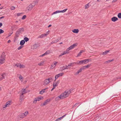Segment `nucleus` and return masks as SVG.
<instances>
[{"instance_id": "8", "label": "nucleus", "mask_w": 121, "mask_h": 121, "mask_svg": "<svg viewBox=\"0 0 121 121\" xmlns=\"http://www.w3.org/2000/svg\"><path fill=\"white\" fill-rule=\"evenodd\" d=\"M84 69L82 67L81 68H80L78 71L75 73L74 74L75 75H77L78 74L80 73L81 72L82 70Z\"/></svg>"}, {"instance_id": "52", "label": "nucleus", "mask_w": 121, "mask_h": 121, "mask_svg": "<svg viewBox=\"0 0 121 121\" xmlns=\"http://www.w3.org/2000/svg\"><path fill=\"white\" fill-rule=\"evenodd\" d=\"M20 64H16L15 65V66H16L17 67H20Z\"/></svg>"}, {"instance_id": "26", "label": "nucleus", "mask_w": 121, "mask_h": 121, "mask_svg": "<svg viewBox=\"0 0 121 121\" xmlns=\"http://www.w3.org/2000/svg\"><path fill=\"white\" fill-rule=\"evenodd\" d=\"M21 92H22V94H24L27 92L26 91V89H22Z\"/></svg>"}, {"instance_id": "29", "label": "nucleus", "mask_w": 121, "mask_h": 121, "mask_svg": "<svg viewBox=\"0 0 121 121\" xmlns=\"http://www.w3.org/2000/svg\"><path fill=\"white\" fill-rule=\"evenodd\" d=\"M114 60V59H112V60H109L107 61H105L104 63V64H107L108 63H109L111 62Z\"/></svg>"}, {"instance_id": "27", "label": "nucleus", "mask_w": 121, "mask_h": 121, "mask_svg": "<svg viewBox=\"0 0 121 121\" xmlns=\"http://www.w3.org/2000/svg\"><path fill=\"white\" fill-rule=\"evenodd\" d=\"M75 63L78 65H81L83 64L82 62V60L81 61H78L77 62H75Z\"/></svg>"}, {"instance_id": "3", "label": "nucleus", "mask_w": 121, "mask_h": 121, "mask_svg": "<svg viewBox=\"0 0 121 121\" xmlns=\"http://www.w3.org/2000/svg\"><path fill=\"white\" fill-rule=\"evenodd\" d=\"M5 57L0 56V65L4 63L5 62Z\"/></svg>"}, {"instance_id": "44", "label": "nucleus", "mask_w": 121, "mask_h": 121, "mask_svg": "<svg viewBox=\"0 0 121 121\" xmlns=\"http://www.w3.org/2000/svg\"><path fill=\"white\" fill-rule=\"evenodd\" d=\"M1 56H4L5 57L6 55L5 54V53L4 52H3L2 53V55Z\"/></svg>"}, {"instance_id": "64", "label": "nucleus", "mask_w": 121, "mask_h": 121, "mask_svg": "<svg viewBox=\"0 0 121 121\" xmlns=\"http://www.w3.org/2000/svg\"><path fill=\"white\" fill-rule=\"evenodd\" d=\"M21 13H17V16H19L20 15Z\"/></svg>"}, {"instance_id": "2", "label": "nucleus", "mask_w": 121, "mask_h": 121, "mask_svg": "<svg viewBox=\"0 0 121 121\" xmlns=\"http://www.w3.org/2000/svg\"><path fill=\"white\" fill-rule=\"evenodd\" d=\"M52 78L51 77H50L46 79L44 81L43 84L44 86H46V85L48 84L50 82V80H52Z\"/></svg>"}, {"instance_id": "32", "label": "nucleus", "mask_w": 121, "mask_h": 121, "mask_svg": "<svg viewBox=\"0 0 121 121\" xmlns=\"http://www.w3.org/2000/svg\"><path fill=\"white\" fill-rule=\"evenodd\" d=\"M63 69H68L69 68L68 67V66H67V65H66L65 66H63Z\"/></svg>"}, {"instance_id": "7", "label": "nucleus", "mask_w": 121, "mask_h": 121, "mask_svg": "<svg viewBox=\"0 0 121 121\" xmlns=\"http://www.w3.org/2000/svg\"><path fill=\"white\" fill-rule=\"evenodd\" d=\"M64 74V73H62L56 75L55 77V81L56 80V79L59 77L63 76Z\"/></svg>"}, {"instance_id": "46", "label": "nucleus", "mask_w": 121, "mask_h": 121, "mask_svg": "<svg viewBox=\"0 0 121 121\" xmlns=\"http://www.w3.org/2000/svg\"><path fill=\"white\" fill-rule=\"evenodd\" d=\"M46 92L45 91H43L42 90L40 92V94H42Z\"/></svg>"}, {"instance_id": "10", "label": "nucleus", "mask_w": 121, "mask_h": 121, "mask_svg": "<svg viewBox=\"0 0 121 121\" xmlns=\"http://www.w3.org/2000/svg\"><path fill=\"white\" fill-rule=\"evenodd\" d=\"M38 45L36 44H34L31 47V49H36L38 47Z\"/></svg>"}, {"instance_id": "49", "label": "nucleus", "mask_w": 121, "mask_h": 121, "mask_svg": "<svg viewBox=\"0 0 121 121\" xmlns=\"http://www.w3.org/2000/svg\"><path fill=\"white\" fill-rule=\"evenodd\" d=\"M75 63V62L74 63H72L70 64H69L68 66H71V65H73V64L74 63Z\"/></svg>"}, {"instance_id": "53", "label": "nucleus", "mask_w": 121, "mask_h": 121, "mask_svg": "<svg viewBox=\"0 0 121 121\" xmlns=\"http://www.w3.org/2000/svg\"><path fill=\"white\" fill-rule=\"evenodd\" d=\"M49 31H48L46 33L44 34L45 35V36L48 35L49 34Z\"/></svg>"}, {"instance_id": "51", "label": "nucleus", "mask_w": 121, "mask_h": 121, "mask_svg": "<svg viewBox=\"0 0 121 121\" xmlns=\"http://www.w3.org/2000/svg\"><path fill=\"white\" fill-rule=\"evenodd\" d=\"M81 52H80L78 54L77 57L79 56H81Z\"/></svg>"}, {"instance_id": "59", "label": "nucleus", "mask_w": 121, "mask_h": 121, "mask_svg": "<svg viewBox=\"0 0 121 121\" xmlns=\"http://www.w3.org/2000/svg\"><path fill=\"white\" fill-rule=\"evenodd\" d=\"M48 88H47L45 89H44L43 90H42L43 91H45V90L46 89H48Z\"/></svg>"}, {"instance_id": "36", "label": "nucleus", "mask_w": 121, "mask_h": 121, "mask_svg": "<svg viewBox=\"0 0 121 121\" xmlns=\"http://www.w3.org/2000/svg\"><path fill=\"white\" fill-rule=\"evenodd\" d=\"M118 17L119 18H121V13H119L117 15Z\"/></svg>"}, {"instance_id": "20", "label": "nucleus", "mask_w": 121, "mask_h": 121, "mask_svg": "<svg viewBox=\"0 0 121 121\" xmlns=\"http://www.w3.org/2000/svg\"><path fill=\"white\" fill-rule=\"evenodd\" d=\"M5 75V73H3L2 74V77L0 78V81L3 79L4 78Z\"/></svg>"}, {"instance_id": "13", "label": "nucleus", "mask_w": 121, "mask_h": 121, "mask_svg": "<svg viewBox=\"0 0 121 121\" xmlns=\"http://www.w3.org/2000/svg\"><path fill=\"white\" fill-rule=\"evenodd\" d=\"M50 53V51L49 50H48L46 51L45 53L43 54L42 55H40V56H45V55H46L48 54H49Z\"/></svg>"}, {"instance_id": "33", "label": "nucleus", "mask_w": 121, "mask_h": 121, "mask_svg": "<svg viewBox=\"0 0 121 121\" xmlns=\"http://www.w3.org/2000/svg\"><path fill=\"white\" fill-rule=\"evenodd\" d=\"M24 40L25 41V42H27L29 40V39L28 38L26 37L24 38Z\"/></svg>"}, {"instance_id": "19", "label": "nucleus", "mask_w": 121, "mask_h": 121, "mask_svg": "<svg viewBox=\"0 0 121 121\" xmlns=\"http://www.w3.org/2000/svg\"><path fill=\"white\" fill-rule=\"evenodd\" d=\"M18 30L21 33L22 32H23L24 31V28H20Z\"/></svg>"}, {"instance_id": "45", "label": "nucleus", "mask_w": 121, "mask_h": 121, "mask_svg": "<svg viewBox=\"0 0 121 121\" xmlns=\"http://www.w3.org/2000/svg\"><path fill=\"white\" fill-rule=\"evenodd\" d=\"M15 9V7L13 6H12L11 7L10 9L11 10H12L14 9Z\"/></svg>"}, {"instance_id": "6", "label": "nucleus", "mask_w": 121, "mask_h": 121, "mask_svg": "<svg viewBox=\"0 0 121 121\" xmlns=\"http://www.w3.org/2000/svg\"><path fill=\"white\" fill-rule=\"evenodd\" d=\"M34 6V5H32V4H30L27 7V9L28 11H30Z\"/></svg>"}, {"instance_id": "60", "label": "nucleus", "mask_w": 121, "mask_h": 121, "mask_svg": "<svg viewBox=\"0 0 121 121\" xmlns=\"http://www.w3.org/2000/svg\"><path fill=\"white\" fill-rule=\"evenodd\" d=\"M53 87V88H52V90H51V91H52L54 89H55V87Z\"/></svg>"}, {"instance_id": "9", "label": "nucleus", "mask_w": 121, "mask_h": 121, "mask_svg": "<svg viewBox=\"0 0 121 121\" xmlns=\"http://www.w3.org/2000/svg\"><path fill=\"white\" fill-rule=\"evenodd\" d=\"M20 33L17 30L16 32L15 36L14 37L15 38L18 37L20 34Z\"/></svg>"}, {"instance_id": "23", "label": "nucleus", "mask_w": 121, "mask_h": 121, "mask_svg": "<svg viewBox=\"0 0 121 121\" xmlns=\"http://www.w3.org/2000/svg\"><path fill=\"white\" fill-rule=\"evenodd\" d=\"M69 50H68V48H67L66 51H64L63 52V55L67 54H68L69 53Z\"/></svg>"}, {"instance_id": "57", "label": "nucleus", "mask_w": 121, "mask_h": 121, "mask_svg": "<svg viewBox=\"0 0 121 121\" xmlns=\"http://www.w3.org/2000/svg\"><path fill=\"white\" fill-rule=\"evenodd\" d=\"M63 118H62V117H60L59 118H58V119L60 120L62 119Z\"/></svg>"}, {"instance_id": "42", "label": "nucleus", "mask_w": 121, "mask_h": 121, "mask_svg": "<svg viewBox=\"0 0 121 121\" xmlns=\"http://www.w3.org/2000/svg\"><path fill=\"white\" fill-rule=\"evenodd\" d=\"M26 17V15H24L22 17V20H24L25 19Z\"/></svg>"}, {"instance_id": "58", "label": "nucleus", "mask_w": 121, "mask_h": 121, "mask_svg": "<svg viewBox=\"0 0 121 121\" xmlns=\"http://www.w3.org/2000/svg\"><path fill=\"white\" fill-rule=\"evenodd\" d=\"M84 52V51L83 50H81L80 52H81V53Z\"/></svg>"}, {"instance_id": "47", "label": "nucleus", "mask_w": 121, "mask_h": 121, "mask_svg": "<svg viewBox=\"0 0 121 121\" xmlns=\"http://www.w3.org/2000/svg\"><path fill=\"white\" fill-rule=\"evenodd\" d=\"M23 95V94H21V95H20V98L22 99L24 97V96Z\"/></svg>"}, {"instance_id": "22", "label": "nucleus", "mask_w": 121, "mask_h": 121, "mask_svg": "<svg viewBox=\"0 0 121 121\" xmlns=\"http://www.w3.org/2000/svg\"><path fill=\"white\" fill-rule=\"evenodd\" d=\"M45 35L44 34H43L41 35H39V36L38 37V38H43L45 36Z\"/></svg>"}, {"instance_id": "39", "label": "nucleus", "mask_w": 121, "mask_h": 121, "mask_svg": "<svg viewBox=\"0 0 121 121\" xmlns=\"http://www.w3.org/2000/svg\"><path fill=\"white\" fill-rule=\"evenodd\" d=\"M88 4L85 5V9H87L89 7Z\"/></svg>"}, {"instance_id": "61", "label": "nucleus", "mask_w": 121, "mask_h": 121, "mask_svg": "<svg viewBox=\"0 0 121 121\" xmlns=\"http://www.w3.org/2000/svg\"><path fill=\"white\" fill-rule=\"evenodd\" d=\"M63 55V53H61V54H60V55H59V57H60V56H62Z\"/></svg>"}, {"instance_id": "30", "label": "nucleus", "mask_w": 121, "mask_h": 121, "mask_svg": "<svg viewBox=\"0 0 121 121\" xmlns=\"http://www.w3.org/2000/svg\"><path fill=\"white\" fill-rule=\"evenodd\" d=\"M84 60V64H85L88 63L89 62V59H86Z\"/></svg>"}, {"instance_id": "34", "label": "nucleus", "mask_w": 121, "mask_h": 121, "mask_svg": "<svg viewBox=\"0 0 121 121\" xmlns=\"http://www.w3.org/2000/svg\"><path fill=\"white\" fill-rule=\"evenodd\" d=\"M60 13V10H58V11H56L52 13V15L53 14H56L57 13Z\"/></svg>"}, {"instance_id": "12", "label": "nucleus", "mask_w": 121, "mask_h": 121, "mask_svg": "<svg viewBox=\"0 0 121 121\" xmlns=\"http://www.w3.org/2000/svg\"><path fill=\"white\" fill-rule=\"evenodd\" d=\"M50 101V99H48L46 100L43 103V105H45L49 103Z\"/></svg>"}, {"instance_id": "17", "label": "nucleus", "mask_w": 121, "mask_h": 121, "mask_svg": "<svg viewBox=\"0 0 121 121\" xmlns=\"http://www.w3.org/2000/svg\"><path fill=\"white\" fill-rule=\"evenodd\" d=\"M118 20V18L116 17H114L111 18V20L113 22H115Z\"/></svg>"}, {"instance_id": "11", "label": "nucleus", "mask_w": 121, "mask_h": 121, "mask_svg": "<svg viewBox=\"0 0 121 121\" xmlns=\"http://www.w3.org/2000/svg\"><path fill=\"white\" fill-rule=\"evenodd\" d=\"M59 83V81H57L56 82H54L53 84V87H56V86H58Z\"/></svg>"}, {"instance_id": "31", "label": "nucleus", "mask_w": 121, "mask_h": 121, "mask_svg": "<svg viewBox=\"0 0 121 121\" xmlns=\"http://www.w3.org/2000/svg\"><path fill=\"white\" fill-rule=\"evenodd\" d=\"M28 112L27 111H26L25 113H23V114L24 115L25 117L28 114Z\"/></svg>"}, {"instance_id": "62", "label": "nucleus", "mask_w": 121, "mask_h": 121, "mask_svg": "<svg viewBox=\"0 0 121 121\" xmlns=\"http://www.w3.org/2000/svg\"><path fill=\"white\" fill-rule=\"evenodd\" d=\"M66 115L67 114H66L65 115H64L63 116H62V118H63L64 117H65Z\"/></svg>"}, {"instance_id": "50", "label": "nucleus", "mask_w": 121, "mask_h": 121, "mask_svg": "<svg viewBox=\"0 0 121 121\" xmlns=\"http://www.w3.org/2000/svg\"><path fill=\"white\" fill-rule=\"evenodd\" d=\"M38 98H39L40 100L41 99H42L43 98V97L42 96L39 97H38Z\"/></svg>"}, {"instance_id": "16", "label": "nucleus", "mask_w": 121, "mask_h": 121, "mask_svg": "<svg viewBox=\"0 0 121 121\" xmlns=\"http://www.w3.org/2000/svg\"><path fill=\"white\" fill-rule=\"evenodd\" d=\"M18 76H19V78L22 82L23 81L24 78L20 74H18Z\"/></svg>"}, {"instance_id": "54", "label": "nucleus", "mask_w": 121, "mask_h": 121, "mask_svg": "<svg viewBox=\"0 0 121 121\" xmlns=\"http://www.w3.org/2000/svg\"><path fill=\"white\" fill-rule=\"evenodd\" d=\"M13 32H10L9 34V35L8 36V37L10 36L11 35L13 34Z\"/></svg>"}, {"instance_id": "24", "label": "nucleus", "mask_w": 121, "mask_h": 121, "mask_svg": "<svg viewBox=\"0 0 121 121\" xmlns=\"http://www.w3.org/2000/svg\"><path fill=\"white\" fill-rule=\"evenodd\" d=\"M79 30L78 29H74L72 31L74 33H77L79 32Z\"/></svg>"}, {"instance_id": "18", "label": "nucleus", "mask_w": 121, "mask_h": 121, "mask_svg": "<svg viewBox=\"0 0 121 121\" xmlns=\"http://www.w3.org/2000/svg\"><path fill=\"white\" fill-rule=\"evenodd\" d=\"M24 117H25L24 115L23 114V113L20 114L18 116V117L20 118H22Z\"/></svg>"}, {"instance_id": "41", "label": "nucleus", "mask_w": 121, "mask_h": 121, "mask_svg": "<svg viewBox=\"0 0 121 121\" xmlns=\"http://www.w3.org/2000/svg\"><path fill=\"white\" fill-rule=\"evenodd\" d=\"M23 46H19L18 48L17 49L18 50H20L22 49L23 47Z\"/></svg>"}, {"instance_id": "40", "label": "nucleus", "mask_w": 121, "mask_h": 121, "mask_svg": "<svg viewBox=\"0 0 121 121\" xmlns=\"http://www.w3.org/2000/svg\"><path fill=\"white\" fill-rule=\"evenodd\" d=\"M121 79V77H118L117 78H114L115 80H116L118 79Z\"/></svg>"}, {"instance_id": "28", "label": "nucleus", "mask_w": 121, "mask_h": 121, "mask_svg": "<svg viewBox=\"0 0 121 121\" xmlns=\"http://www.w3.org/2000/svg\"><path fill=\"white\" fill-rule=\"evenodd\" d=\"M25 41L24 40H22L20 42V44L21 45H24L25 43Z\"/></svg>"}, {"instance_id": "15", "label": "nucleus", "mask_w": 121, "mask_h": 121, "mask_svg": "<svg viewBox=\"0 0 121 121\" xmlns=\"http://www.w3.org/2000/svg\"><path fill=\"white\" fill-rule=\"evenodd\" d=\"M58 63V62L56 61H54L53 63L52 64L51 66L53 68H54L56 66V64Z\"/></svg>"}, {"instance_id": "38", "label": "nucleus", "mask_w": 121, "mask_h": 121, "mask_svg": "<svg viewBox=\"0 0 121 121\" xmlns=\"http://www.w3.org/2000/svg\"><path fill=\"white\" fill-rule=\"evenodd\" d=\"M25 67V66L24 65H21V64H20L19 67L20 68H24Z\"/></svg>"}, {"instance_id": "14", "label": "nucleus", "mask_w": 121, "mask_h": 121, "mask_svg": "<svg viewBox=\"0 0 121 121\" xmlns=\"http://www.w3.org/2000/svg\"><path fill=\"white\" fill-rule=\"evenodd\" d=\"M60 99H62L61 96L60 95L59 96L56 97L55 99L56 101H58Z\"/></svg>"}, {"instance_id": "25", "label": "nucleus", "mask_w": 121, "mask_h": 121, "mask_svg": "<svg viewBox=\"0 0 121 121\" xmlns=\"http://www.w3.org/2000/svg\"><path fill=\"white\" fill-rule=\"evenodd\" d=\"M90 65H91L90 64L88 65H86L83 66L82 67L84 69H86V68H89V67L90 66Z\"/></svg>"}, {"instance_id": "4", "label": "nucleus", "mask_w": 121, "mask_h": 121, "mask_svg": "<svg viewBox=\"0 0 121 121\" xmlns=\"http://www.w3.org/2000/svg\"><path fill=\"white\" fill-rule=\"evenodd\" d=\"M11 104V102L10 101H9L6 102L5 104L3 106V107L4 109L6 108V107H9Z\"/></svg>"}, {"instance_id": "43", "label": "nucleus", "mask_w": 121, "mask_h": 121, "mask_svg": "<svg viewBox=\"0 0 121 121\" xmlns=\"http://www.w3.org/2000/svg\"><path fill=\"white\" fill-rule=\"evenodd\" d=\"M37 101V98H35L34 99V101H33V103H34L35 104L36 103V102Z\"/></svg>"}, {"instance_id": "48", "label": "nucleus", "mask_w": 121, "mask_h": 121, "mask_svg": "<svg viewBox=\"0 0 121 121\" xmlns=\"http://www.w3.org/2000/svg\"><path fill=\"white\" fill-rule=\"evenodd\" d=\"M4 31L1 29H0V34L4 32Z\"/></svg>"}, {"instance_id": "55", "label": "nucleus", "mask_w": 121, "mask_h": 121, "mask_svg": "<svg viewBox=\"0 0 121 121\" xmlns=\"http://www.w3.org/2000/svg\"><path fill=\"white\" fill-rule=\"evenodd\" d=\"M58 41V39H56V40H55L54 41V42H55V43H56Z\"/></svg>"}, {"instance_id": "1", "label": "nucleus", "mask_w": 121, "mask_h": 121, "mask_svg": "<svg viewBox=\"0 0 121 121\" xmlns=\"http://www.w3.org/2000/svg\"><path fill=\"white\" fill-rule=\"evenodd\" d=\"M71 93V91L70 90L66 91L60 95V96H61L62 99H63L68 97Z\"/></svg>"}, {"instance_id": "37", "label": "nucleus", "mask_w": 121, "mask_h": 121, "mask_svg": "<svg viewBox=\"0 0 121 121\" xmlns=\"http://www.w3.org/2000/svg\"><path fill=\"white\" fill-rule=\"evenodd\" d=\"M67 9H65L63 10L60 11V13H64L67 10Z\"/></svg>"}, {"instance_id": "35", "label": "nucleus", "mask_w": 121, "mask_h": 121, "mask_svg": "<svg viewBox=\"0 0 121 121\" xmlns=\"http://www.w3.org/2000/svg\"><path fill=\"white\" fill-rule=\"evenodd\" d=\"M44 63V62L43 61L40 63H39L38 64V65L39 66H42L43 65Z\"/></svg>"}, {"instance_id": "21", "label": "nucleus", "mask_w": 121, "mask_h": 121, "mask_svg": "<svg viewBox=\"0 0 121 121\" xmlns=\"http://www.w3.org/2000/svg\"><path fill=\"white\" fill-rule=\"evenodd\" d=\"M109 52V50L105 51L104 52H103L101 54L102 55H105L108 53Z\"/></svg>"}, {"instance_id": "5", "label": "nucleus", "mask_w": 121, "mask_h": 121, "mask_svg": "<svg viewBox=\"0 0 121 121\" xmlns=\"http://www.w3.org/2000/svg\"><path fill=\"white\" fill-rule=\"evenodd\" d=\"M77 43H75L73 44L68 48V50H71L74 48L76 46H77Z\"/></svg>"}, {"instance_id": "56", "label": "nucleus", "mask_w": 121, "mask_h": 121, "mask_svg": "<svg viewBox=\"0 0 121 121\" xmlns=\"http://www.w3.org/2000/svg\"><path fill=\"white\" fill-rule=\"evenodd\" d=\"M63 69V67H61L60 68V69L61 71H63L64 70V69Z\"/></svg>"}, {"instance_id": "63", "label": "nucleus", "mask_w": 121, "mask_h": 121, "mask_svg": "<svg viewBox=\"0 0 121 121\" xmlns=\"http://www.w3.org/2000/svg\"><path fill=\"white\" fill-rule=\"evenodd\" d=\"M2 26V24L1 23H0V27Z\"/></svg>"}]
</instances>
